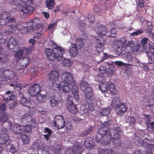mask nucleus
<instances>
[{
  "label": "nucleus",
  "instance_id": "1",
  "mask_svg": "<svg viewBox=\"0 0 154 154\" xmlns=\"http://www.w3.org/2000/svg\"><path fill=\"white\" fill-rule=\"evenodd\" d=\"M61 79L63 81L58 83H54L53 84L54 88L56 90H58L60 92L67 93L70 91L69 84L74 82V79L71 74L69 72H63L61 75Z\"/></svg>",
  "mask_w": 154,
  "mask_h": 154
},
{
  "label": "nucleus",
  "instance_id": "2",
  "mask_svg": "<svg viewBox=\"0 0 154 154\" xmlns=\"http://www.w3.org/2000/svg\"><path fill=\"white\" fill-rule=\"evenodd\" d=\"M45 52L48 60L51 61L55 60L60 61L62 59L65 50L63 48L57 45L53 49L46 48Z\"/></svg>",
  "mask_w": 154,
  "mask_h": 154
},
{
  "label": "nucleus",
  "instance_id": "3",
  "mask_svg": "<svg viewBox=\"0 0 154 154\" xmlns=\"http://www.w3.org/2000/svg\"><path fill=\"white\" fill-rule=\"evenodd\" d=\"M117 98H115L112 100L111 105L112 107H116V112L117 115L121 116L124 114L128 110V108L126 105L122 103L117 104L116 101Z\"/></svg>",
  "mask_w": 154,
  "mask_h": 154
},
{
  "label": "nucleus",
  "instance_id": "4",
  "mask_svg": "<svg viewBox=\"0 0 154 154\" xmlns=\"http://www.w3.org/2000/svg\"><path fill=\"white\" fill-rule=\"evenodd\" d=\"M92 88L89 85L86 87L85 91H84L85 92V94L86 99V101L89 106L90 105L93 106L94 103L96 102L95 98L92 93Z\"/></svg>",
  "mask_w": 154,
  "mask_h": 154
},
{
  "label": "nucleus",
  "instance_id": "5",
  "mask_svg": "<svg viewBox=\"0 0 154 154\" xmlns=\"http://www.w3.org/2000/svg\"><path fill=\"white\" fill-rule=\"evenodd\" d=\"M126 40L124 38H121L119 41H116L114 43L113 48L115 52L118 55H119L122 52L123 48L125 43Z\"/></svg>",
  "mask_w": 154,
  "mask_h": 154
},
{
  "label": "nucleus",
  "instance_id": "6",
  "mask_svg": "<svg viewBox=\"0 0 154 154\" xmlns=\"http://www.w3.org/2000/svg\"><path fill=\"white\" fill-rule=\"evenodd\" d=\"M29 2H24V4L21 6V11L24 14H29L32 13L35 9L32 6V4Z\"/></svg>",
  "mask_w": 154,
  "mask_h": 154
},
{
  "label": "nucleus",
  "instance_id": "7",
  "mask_svg": "<svg viewBox=\"0 0 154 154\" xmlns=\"http://www.w3.org/2000/svg\"><path fill=\"white\" fill-rule=\"evenodd\" d=\"M41 90L40 85L38 84L35 83L29 87L28 92L31 96H35L40 93Z\"/></svg>",
  "mask_w": 154,
  "mask_h": 154
},
{
  "label": "nucleus",
  "instance_id": "8",
  "mask_svg": "<svg viewBox=\"0 0 154 154\" xmlns=\"http://www.w3.org/2000/svg\"><path fill=\"white\" fill-rule=\"evenodd\" d=\"M55 126L58 129L62 128L65 126V121L63 117L60 116H56L54 120Z\"/></svg>",
  "mask_w": 154,
  "mask_h": 154
},
{
  "label": "nucleus",
  "instance_id": "9",
  "mask_svg": "<svg viewBox=\"0 0 154 154\" xmlns=\"http://www.w3.org/2000/svg\"><path fill=\"white\" fill-rule=\"evenodd\" d=\"M59 73V72L57 70H53L51 71L49 73V79L52 82V87L53 88L54 90H55L53 86V84L54 83H55L58 82Z\"/></svg>",
  "mask_w": 154,
  "mask_h": 154
},
{
  "label": "nucleus",
  "instance_id": "10",
  "mask_svg": "<svg viewBox=\"0 0 154 154\" xmlns=\"http://www.w3.org/2000/svg\"><path fill=\"white\" fill-rule=\"evenodd\" d=\"M19 60V65H18V67L17 69L19 70H22L25 69L29 65L30 59L28 57H23Z\"/></svg>",
  "mask_w": 154,
  "mask_h": 154
},
{
  "label": "nucleus",
  "instance_id": "11",
  "mask_svg": "<svg viewBox=\"0 0 154 154\" xmlns=\"http://www.w3.org/2000/svg\"><path fill=\"white\" fill-rule=\"evenodd\" d=\"M67 107L69 111L72 114H76L78 111L76 105L73 102L68 99L67 101Z\"/></svg>",
  "mask_w": 154,
  "mask_h": 154
},
{
  "label": "nucleus",
  "instance_id": "12",
  "mask_svg": "<svg viewBox=\"0 0 154 154\" xmlns=\"http://www.w3.org/2000/svg\"><path fill=\"white\" fill-rule=\"evenodd\" d=\"M96 26L95 30L98 35L102 36L106 35V28L105 26L99 23H97Z\"/></svg>",
  "mask_w": 154,
  "mask_h": 154
},
{
  "label": "nucleus",
  "instance_id": "13",
  "mask_svg": "<svg viewBox=\"0 0 154 154\" xmlns=\"http://www.w3.org/2000/svg\"><path fill=\"white\" fill-rule=\"evenodd\" d=\"M135 44L132 41L128 42L126 44L124 49V51L126 53H128L132 51H136Z\"/></svg>",
  "mask_w": 154,
  "mask_h": 154
},
{
  "label": "nucleus",
  "instance_id": "14",
  "mask_svg": "<svg viewBox=\"0 0 154 154\" xmlns=\"http://www.w3.org/2000/svg\"><path fill=\"white\" fill-rule=\"evenodd\" d=\"M7 46L8 49L11 50L19 48L18 43L14 38L12 37H11L9 39Z\"/></svg>",
  "mask_w": 154,
  "mask_h": 154
},
{
  "label": "nucleus",
  "instance_id": "15",
  "mask_svg": "<svg viewBox=\"0 0 154 154\" xmlns=\"http://www.w3.org/2000/svg\"><path fill=\"white\" fill-rule=\"evenodd\" d=\"M9 126L11 131L14 132L15 134H19L22 133L23 128L20 125L16 124L12 126V123H10Z\"/></svg>",
  "mask_w": 154,
  "mask_h": 154
},
{
  "label": "nucleus",
  "instance_id": "16",
  "mask_svg": "<svg viewBox=\"0 0 154 154\" xmlns=\"http://www.w3.org/2000/svg\"><path fill=\"white\" fill-rule=\"evenodd\" d=\"M69 51L71 57L76 56L78 53V49L77 44L73 43H71Z\"/></svg>",
  "mask_w": 154,
  "mask_h": 154
},
{
  "label": "nucleus",
  "instance_id": "17",
  "mask_svg": "<svg viewBox=\"0 0 154 154\" xmlns=\"http://www.w3.org/2000/svg\"><path fill=\"white\" fill-rule=\"evenodd\" d=\"M11 14L9 12H4L0 14V24L5 25V21H7L8 19L11 17Z\"/></svg>",
  "mask_w": 154,
  "mask_h": 154
},
{
  "label": "nucleus",
  "instance_id": "18",
  "mask_svg": "<svg viewBox=\"0 0 154 154\" xmlns=\"http://www.w3.org/2000/svg\"><path fill=\"white\" fill-rule=\"evenodd\" d=\"M3 99L6 101L8 102L16 99V97L15 95L13 94V92H11L10 91H8L5 94V97Z\"/></svg>",
  "mask_w": 154,
  "mask_h": 154
},
{
  "label": "nucleus",
  "instance_id": "19",
  "mask_svg": "<svg viewBox=\"0 0 154 154\" xmlns=\"http://www.w3.org/2000/svg\"><path fill=\"white\" fill-rule=\"evenodd\" d=\"M96 42V48L97 51L99 52H102L103 49V46L105 42L102 39H97Z\"/></svg>",
  "mask_w": 154,
  "mask_h": 154
},
{
  "label": "nucleus",
  "instance_id": "20",
  "mask_svg": "<svg viewBox=\"0 0 154 154\" xmlns=\"http://www.w3.org/2000/svg\"><path fill=\"white\" fill-rule=\"evenodd\" d=\"M84 143L85 146L87 149H93L94 146L92 139L89 137L85 139Z\"/></svg>",
  "mask_w": 154,
  "mask_h": 154
},
{
  "label": "nucleus",
  "instance_id": "21",
  "mask_svg": "<svg viewBox=\"0 0 154 154\" xmlns=\"http://www.w3.org/2000/svg\"><path fill=\"white\" fill-rule=\"evenodd\" d=\"M69 85L72 86V92L75 98L78 100L79 98L78 94V87L75 85V81L74 83L69 84Z\"/></svg>",
  "mask_w": 154,
  "mask_h": 154
},
{
  "label": "nucleus",
  "instance_id": "22",
  "mask_svg": "<svg viewBox=\"0 0 154 154\" xmlns=\"http://www.w3.org/2000/svg\"><path fill=\"white\" fill-rule=\"evenodd\" d=\"M72 154H81L83 151V148L80 146L77 145L74 146L72 149L69 150Z\"/></svg>",
  "mask_w": 154,
  "mask_h": 154
},
{
  "label": "nucleus",
  "instance_id": "23",
  "mask_svg": "<svg viewBox=\"0 0 154 154\" xmlns=\"http://www.w3.org/2000/svg\"><path fill=\"white\" fill-rule=\"evenodd\" d=\"M61 97L60 95L51 97L50 98V102L51 106H54L60 103Z\"/></svg>",
  "mask_w": 154,
  "mask_h": 154
},
{
  "label": "nucleus",
  "instance_id": "24",
  "mask_svg": "<svg viewBox=\"0 0 154 154\" xmlns=\"http://www.w3.org/2000/svg\"><path fill=\"white\" fill-rule=\"evenodd\" d=\"M110 112V109L109 108H105L99 110V115L101 116H106L109 115Z\"/></svg>",
  "mask_w": 154,
  "mask_h": 154
},
{
  "label": "nucleus",
  "instance_id": "25",
  "mask_svg": "<svg viewBox=\"0 0 154 154\" xmlns=\"http://www.w3.org/2000/svg\"><path fill=\"white\" fill-rule=\"evenodd\" d=\"M31 100H28L26 98L23 97L20 100V102L23 106L29 108L31 105Z\"/></svg>",
  "mask_w": 154,
  "mask_h": 154
},
{
  "label": "nucleus",
  "instance_id": "26",
  "mask_svg": "<svg viewBox=\"0 0 154 154\" xmlns=\"http://www.w3.org/2000/svg\"><path fill=\"white\" fill-rule=\"evenodd\" d=\"M103 135L97 133L95 138L96 141L98 143H100L101 144H107L109 141L108 140L105 141H103Z\"/></svg>",
  "mask_w": 154,
  "mask_h": 154
},
{
  "label": "nucleus",
  "instance_id": "27",
  "mask_svg": "<svg viewBox=\"0 0 154 154\" xmlns=\"http://www.w3.org/2000/svg\"><path fill=\"white\" fill-rule=\"evenodd\" d=\"M9 71V69H1L0 71V80H2L7 79Z\"/></svg>",
  "mask_w": 154,
  "mask_h": 154
},
{
  "label": "nucleus",
  "instance_id": "28",
  "mask_svg": "<svg viewBox=\"0 0 154 154\" xmlns=\"http://www.w3.org/2000/svg\"><path fill=\"white\" fill-rule=\"evenodd\" d=\"M0 62L5 64H7L9 62V57L8 54L6 53L1 54Z\"/></svg>",
  "mask_w": 154,
  "mask_h": 154
},
{
  "label": "nucleus",
  "instance_id": "29",
  "mask_svg": "<svg viewBox=\"0 0 154 154\" xmlns=\"http://www.w3.org/2000/svg\"><path fill=\"white\" fill-rule=\"evenodd\" d=\"M31 119V116L28 114H26L22 116L21 120L23 123L26 124L29 123Z\"/></svg>",
  "mask_w": 154,
  "mask_h": 154
},
{
  "label": "nucleus",
  "instance_id": "30",
  "mask_svg": "<svg viewBox=\"0 0 154 154\" xmlns=\"http://www.w3.org/2000/svg\"><path fill=\"white\" fill-rule=\"evenodd\" d=\"M45 3L46 7L50 10L54 9L55 4L54 0H46Z\"/></svg>",
  "mask_w": 154,
  "mask_h": 154
},
{
  "label": "nucleus",
  "instance_id": "31",
  "mask_svg": "<svg viewBox=\"0 0 154 154\" xmlns=\"http://www.w3.org/2000/svg\"><path fill=\"white\" fill-rule=\"evenodd\" d=\"M100 84V85H99V88L102 92H105L108 90L109 88L107 82Z\"/></svg>",
  "mask_w": 154,
  "mask_h": 154
},
{
  "label": "nucleus",
  "instance_id": "32",
  "mask_svg": "<svg viewBox=\"0 0 154 154\" xmlns=\"http://www.w3.org/2000/svg\"><path fill=\"white\" fill-rule=\"evenodd\" d=\"M10 140L9 137L6 134L2 135L0 137V144H5Z\"/></svg>",
  "mask_w": 154,
  "mask_h": 154
},
{
  "label": "nucleus",
  "instance_id": "33",
  "mask_svg": "<svg viewBox=\"0 0 154 154\" xmlns=\"http://www.w3.org/2000/svg\"><path fill=\"white\" fill-rule=\"evenodd\" d=\"M97 133L101 134L102 135H103V136L107 135V134H110L108 131L107 128H106V127H103L98 130Z\"/></svg>",
  "mask_w": 154,
  "mask_h": 154
},
{
  "label": "nucleus",
  "instance_id": "34",
  "mask_svg": "<svg viewBox=\"0 0 154 154\" xmlns=\"http://www.w3.org/2000/svg\"><path fill=\"white\" fill-rule=\"evenodd\" d=\"M112 141L113 144L117 146H121L122 142L119 138L113 137L112 138Z\"/></svg>",
  "mask_w": 154,
  "mask_h": 154
},
{
  "label": "nucleus",
  "instance_id": "35",
  "mask_svg": "<svg viewBox=\"0 0 154 154\" xmlns=\"http://www.w3.org/2000/svg\"><path fill=\"white\" fill-rule=\"evenodd\" d=\"M23 128L22 133H31L32 131V127L31 125L28 124L22 126Z\"/></svg>",
  "mask_w": 154,
  "mask_h": 154
},
{
  "label": "nucleus",
  "instance_id": "36",
  "mask_svg": "<svg viewBox=\"0 0 154 154\" xmlns=\"http://www.w3.org/2000/svg\"><path fill=\"white\" fill-rule=\"evenodd\" d=\"M23 51L21 49H19L15 54L16 58L18 60H20L23 57Z\"/></svg>",
  "mask_w": 154,
  "mask_h": 154
},
{
  "label": "nucleus",
  "instance_id": "37",
  "mask_svg": "<svg viewBox=\"0 0 154 154\" xmlns=\"http://www.w3.org/2000/svg\"><path fill=\"white\" fill-rule=\"evenodd\" d=\"M149 47L147 49H146V54L149 56L154 55V48L149 44Z\"/></svg>",
  "mask_w": 154,
  "mask_h": 154
},
{
  "label": "nucleus",
  "instance_id": "38",
  "mask_svg": "<svg viewBox=\"0 0 154 154\" xmlns=\"http://www.w3.org/2000/svg\"><path fill=\"white\" fill-rule=\"evenodd\" d=\"M21 138L24 144L26 145L30 142V139L28 136L27 134H23Z\"/></svg>",
  "mask_w": 154,
  "mask_h": 154
},
{
  "label": "nucleus",
  "instance_id": "39",
  "mask_svg": "<svg viewBox=\"0 0 154 154\" xmlns=\"http://www.w3.org/2000/svg\"><path fill=\"white\" fill-rule=\"evenodd\" d=\"M98 154H112V150L110 149H101L99 148L98 149Z\"/></svg>",
  "mask_w": 154,
  "mask_h": 154
},
{
  "label": "nucleus",
  "instance_id": "40",
  "mask_svg": "<svg viewBox=\"0 0 154 154\" xmlns=\"http://www.w3.org/2000/svg\"><path fill=\"white\" fill-rule=\"evenodd\" d=\"M86 26L85 23L81 20L79 21L78 27L81 32H84L85 31L86 29Z\"/></svg>",
  "mask_w": 154,
  "mask_h": 154
},
{
  "label": "nucleus",
  "instance_id": "41",
  "mask_svg": "<svg viewBox=\"0 0 154 154\" xmlns=\"http://www.w3.org/2000/svg\"><path fill=\"white\" fill-rule=\"evenodd\" d=\"M145 1L144 0H139L138 3L137 4V10L139 11H140L142 8L144 6Z\"/></svg>",
  "mask_w": 154,
  "mask_h": 154
},
{
  "label": "nucleus",
  "instance_id": "42",
  "mask_svg": "<svg viewBox=\"0 0 154 154\" xmlns=\"http://www.w3.org/2000/svg\"><path fill=\"white\" fill-rule=\"evenodd\" d=\"M81 90L83 91H85L86 87L90 85L89 84L85 81H82L80 84Z\"/></svg>",
  "mask_w": 154,
  "mask_h": 154
},
{
  "label": "nucleus",
  "instance_id": "43",
  "mask_svg": "<svg viewBox=\"0 0 154 154\" xmlns=\"http://www.w3.org/2000/svg\"><path fill=\"white\" fill-rule=\"evenodd\" d=\"M109 88L110 93L113 95H115L116 93V91L115 89V87L114 84L113 83H111L109 86Z\"/></svg>",
  "mask_w": 154,
  "mask_h": 154
},
{
  "label": "nucleus",
  "instance_id": "44",
  "mask_svg": "<svg viewBox=\"0 0 154 154\" xmlns=\"http://www.w3.org/2000/svg\"><path fill=\"white\" fill-rule=\"evenodd\" d=\"M122 134V131L121 129L120 128L118 127L116 129L115 133L114 134V137L119 138Z\"/></svg>",
  "mask_w": 154,
  "mask_h": 154
},
{
  "label": "nucleus",
  "instance_id": "45",
  "mask_svg": "<svg viewBox=\"0 0 154 154\" xmlns=\"http://www.w3.org/2000/svg\"><path fill=\"white\" fill-rule=\"evenodd\" d=\"M107 135H104V136L103 137V141H107V140H108V141H109V142H108V143L107 144H102V145H109V143H110L111 142V140L112 139V138H111V136H112V135H111L110 134H107Z\"/></svg>",
  "mask_w": 154,
  "mask_h": 154
},
{
  "label": "nucleus",
  "instance_id": "46",
  "mask_svg": "<svg viewBox=\"0 0 154 154\" xmlns=\"http://www.w3.org/2000/svg\"><path fill=\"white\" fill-rule=\"evenodd\" d=\"M96 80L100 83L106 82L104 80V77L103 75L100 74L97 75Z\"/></svg>",
  "mask_w": 154,
  "mask_h": 154
},
{
  "label": "nucleus",
  "instance_id": "47",
  "mask_svg": "<svg viewBox=\"0 0 154 154\" xmlns=\"http://www.w3.org/2000/svg\"><path fill=\"white\" fill-rule=\"evenodd\" d=\"M46 97L45 96L42 94L37 95L36 97L37 100L40 103H43L45 101Z\"/></svg>",
  "mask_w": 154,
  "mask_h": 154
},
{
  "label": "nucleus",
  "instance_id": "48",
  "mask_svg": "<svg viewBox=\"0 0 154 154\" xmlns=\"http://www.w3.org/2000/svg\"><path fill=\"white\" fill-rule=\"evenodd\" d=\"M16 28V26L13 25H10L8 26V29L5 31V33L10 34L13 33V30Z\"/></svg>",
  "mask_w": 154,
  "mask_h": 154
},
{
  "label": "nucleus",
  "instance_id": "49",
  "mask_svg": "<svg viewBox=\"0 0 154 154\" xmlns=\"http://www.w3.org/2000/svg\"><path fill=\"white\" fill-rule=\"evenodd\" d=\"M40 20L38 19H34L32 20H31L30 22H28L27 23V25H28V24L31 23V24H32V25H35L37 24H39V23H40Z\"/></svg>",
  "mask_w": 154,
  "mask_h": 154
},
{
  "label": "nucleus",
  "instance_id": "50",
  "mask_svg": "<svg viewBox=\"0 0 154 154\" xmlns=\"http://www.w3.org/2000/svg\"><path fill=\"white\" fill-rule=\"evenodd\" d=\"M64 66L66 67H69L72 65L71 61L69 59H64L63 61Z\"/></svg>",
  "mask_w": 154,
  "mask_h": 154
},
{
  "label": "nucleus",
  "instance_id": "51",
  "mask_svg": "<svg viewBox=\"0 0 154 154\" xmlns=\"http://www.w3.org/2000/svg\"><path fill=\"white\" fill-rule=\"evenodd\" d=\"M75 42L80 47H82L84 45L83 39L80 38H77L76 39Z\"/></svg>",
  "mask_w": 154,
  "mask_h": 154
},
{
  "label": "nucleus",
  "instance_id": "52",
  "mask_svg": "<svg viewBox=\"0 0 154 154\" xmlns=\"http://www.w3.org/2000/svg\"><path fill=\"white\" fill-rule=\"evenodd\" d=\"M98 71L101 74H104L106 72L107 68L104 66L102 65L99 67Z\"/></svg>",
  "mask_w": 154,
  "mask_h": 154
},
{
  "label": "nucleus",
  "instance_id": "53",
  "mask_svg": "<svg viewBox=\"0 0 154 154\" xmlns=\"http://www.w3.org/2000/svg\"><path fill=\"white\" fill-rule=\"evenodd\" d=\"M127 122L130 124L134 125L136 122V119L134 117L130 116L128 117Z\"/></svg>",
  "mask_w": 154,
  "mask_h": 154
},
{
  "label": "nucleus",
  "instance_id": "54",
  "mask_svg": "<svg viewBox=\"0 0 154 154\" xmlns=\"http://www.w3.org/2000/svg\"><path fill=\"white\" fill-rule=\"evenodd\" d=\"M143 31L141 29L137 30L131 33L130 35L132 36H134L139 35L143 33Z\"/></svg>",
  "mask_w": 154,
  "mask_h": 154
},
{
  "label": "nucleus",
  "instance_id": "55",
  "mask_svg": "<svg viewBox=\"0 0 154 154\" xmlns=\"http://www.w3.org/2000/svg\"><path fill=\"white\" fill-rule=\"evenodd\" d=\"M154 145L153 144H148L147 146L146 151H153Z\"/></svg>",
  "mask_w": 154,
  "mask_h": 154
},
{
  "label": "nucleus",
  "instance_id": "56",
  "mask_svg": "<svg viewBox=\"0 0 154 154\" xmlns=\"http://www.w3.org/2000/svg\"><path fill=\"white\" fill-rule=\"evenodd\" d=\"M7 39L5 36H3L2 34H0V44H3L6 43L7 41Z\"/></svg>",
  "mask_w": 154,
  "mask_h": 154
},
{
  "label": "nucleus",
  "instance_id": "57",
  "mask_svg": "<svg viewBox=\"0 0 154 154\" xmlns=\"http://www.w3.org/2000/svg\"><path fill=\"white\" fill-rule=\"evenodd\" d=\"M88 19L90 23H93L95 20V17L94 14H89L88 16Z\"/></svg>",
  "mask_w": 154,
  "mask_h": 154
},
{
  "label": "nucleus",
  "instance_id": "58",
  "mask_svg": "<svg viewBox=\"0 0 154 154\" xmlns=\"http://www.w3.org/2000/svg\"><path fill=\"white\" fill-rule=\"evenodd\" d=\"M15 22V19L13 17H11V16L8 18L7 21H5V25L7 24L8 23H13Z\"/></svg>",
  "mask_w": 154,
  "mask_h": 154
},
{
  "label": "nucleus",
  "instance_id": "59",
  "mask_svg": "<svg viewBox=\"0 0 154 154\" xmlns=\"http://www.w3.org/2000/svg\"><path fill=\"white\" fill-rule=\"evenodd\" d=\"M33 29H32V31H34L35 30L38 29L40 28H41L42 26V25L41 23H39V24H36L35 25L33 26Z\"/></svg>",
  "mask_w": 154,
  "mask_h": 154
},
{
  "label": "nucleus",
  "instance_id": "60",
  "mask_svg": "<svg viewBox=\"0 0 154 154\" xmlns=\"http://www.w3.org/2000/svg\"><path fill=\"white\" fill-rule=\"evenodd\" d=\"M14 73L12 71L9 70L8 75L7 79H11L14 77Z\"/></svg>",
  "mask_w": 154,
  "mask_h": 154
},
{
  "label": "nucleus",
  "instance_id": "61",
  "mask_svg": "<svg viewBox=\"0 0 154 154\" xmlns=\"http://www.w3.org/2000/svg\"><path fill=\"white\" fill-rule=\"evenodd\" d=\"M28 29L27 27L22 26L20 32L23 34H26L28 32Z\"/></svg>",
  "mask_w": 154,
  "mask_h": 154
},
{
  "label": "nucleus",
  "instance_id": "62",
  "mask_svg": "<svg viewBox=\"0 0 154 154\" xmlns=\"http://www.w3.org/2000/svg\"><path fill=\"white\" fill-rule=\"evenodd\" d=\"M21 0H14L10 2V4H13L15 6L19 5V2H21Z\"/></svg>",
  "mask_w": 154,
  "mask_h": 154
},
{
  "label": "nucleus",
  "instance_id": "63",
  "mask_svg": "<svg viewBox=\"0 0 154 154\" xmlns=\"http://www.w3.org/2000/svg\"><path fill=\"white\" fill-rule=\"evenodd\" d=\"M21 49L23 51V54H24L25 55H27L29 52V50L26 47H23Z\"/></svg>",
  "mask_w": 154,
  "mask_h": 154
},
{
  "label": "nucleus",
  "instance_id": "64",
  "mask_svg": "<svg viewBox=\"0 0 154 154\" xmlns=\"http://www.w3.org/2000/svg\"><path fill=\"white\" fill-rule=\"evenodd\" d=\"M114 70L112 69L111 68H108L107 69L106 73L109 75H112L114 73Z\"/></svg>",
  "mask_w": 154,
  "mask_h": 154
}]
</instances>
